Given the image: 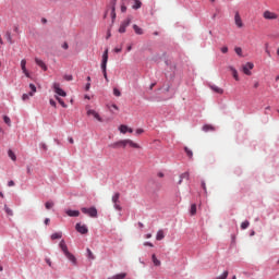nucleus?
<instances>
[{
    "label": "nucleus",
    "mask_w": 279,
    "mask_h": 279,
    "mask_svg": "<svg viewBox=\"0 0 279 279\" xmlns=\"http://www.w3.org/2000/svg\"><path fill=\"white\" fill-rule=\"evenodd\" d=\"M59 247L63 252L65 258H68V260H70L72 265H77V258H75V255L69 252V246L66 245V242L64 240L60 241Z\"/></svg>",
    "instance_id": "nucleus-1"
},
{
    "label": "nucleus",
    "mask_w": 279,
    "mask_h": 279,
    "mask_svg": "<svg viewBox=\"0 0 279 279\" xmlns=\"http://www.w3.org/2000/svg\"><path fill=\"white\" fill-rule=\"evenodd\" d=\"M53 90L56 93L57 96H54V99H57V101H59L60 106H62V108H66V104L64 102V100H62V98L60 97H66V92H64V89H62L60 87V83H53Z\"/></svg>",
    "instance_id": "nucleus-2"
},
{
    "label": "nucleus",
    "mask_w": 279,
    "mask_h": 279,
    "mask_svg": "<svg viewBox=\"0 0 279 279\" xmlns=\"http://www.w3.org/2000/svg\"><path fill=\"white\" fill-rule=\"evenodd\" d=\"M101 71H102V75L106 80V82H110V80L108 78V72H107V66H108V49L105 50L104 54H102V61H101Z\"/></svg>",
    "instance_id": "nucleus-3"
},
{
    "label": "nucleus",
    "mask_w": 279,
    "mask_h": 279,
    "mask_svg": "<svg viewBox=\"0 0 279 279\" xmlns=\"http://www.w3.org/2000/svg\"><path fill=\"white\" fill-rule=\"evenodd\" d=\"M121 194L119 192L114 193L111 202L113 204V207L116 210H123V207H121V201H120Z\"/></svg>",
    "instance_id": "nucleus-4"
},
{
    "label": "nucleus",
    "mask_w": 279,
    "mask_h": 279,
    "mask_svg": "<svg viewBox=\"0 0 279 279\" xmlns=\"http://www.w3.org/2000/svg\"><path fill=\"white\" fill-rule=\"evenodd\" d=\"M81 211L83 213V215H88V217L92 218H97V208L96 207H82Z\"/></svg>",
    "instance_id": "nucleus-5"
},
{
    "label": "nucleus",
    "mask_w": 279,
    "mask_h": 279,
    "mask_svg": "<svg viewBox=\"0 0 279 279\" xmlns=\"http://www.w3.org/2000/svg\"><path fill=\"white\" fill-rule=\"evenodd\" d=\"M130 23H132V17H128L126 20H124L119 27V33L125 34V29L130 27Z\"/></svg>",
    "instance_id": "nucleus-6"
},
{
    "label": "nucleus",
    "mask_w": 279,
    "mask_h": 279,
    "mask_svg": "<svg viewBox=\"0 0 279 279\" xmlns=\"http://www.w3.org/2000/svg\"><path fill=\"white\" fill-rule=\"evenodd\" d=\"M263 17L266 20V21H276V19H278V14L269 11V10H266L264 13H263Z\"/></svg>",
    "instance_id": "nucleus-7"
},
{
    "label": "nucleus",
    "mask_w": 279,
    "mask_h": 279,
    "mask_svg": "<svg viewBox=\"0 0 279 279\" xmlns=\"http://www.w3.org/2000/svg\"><path fill=\"white\" fill-rule=\"evenodd\" d=\"M252 69H254V63L247 62L244 65H242V71L244 75H252Z\"/></svg>",
    "instance_id": "nucleus-8"
},
{
    "label": "nucleus",
    "mask_w": 279,
    "mask_h": 279,
    "mask_svg": "<svg viewBox=\"0 0 279 279\" xmlns=\"http://www.w3.org/2000/svg\"><path fill=\"white\" fill-rule=\"evenodd\" d=\"M109 147H111V149H119V147H122L123 149H125L126 140H121V141H118L116 143H112V144L109 145Z\"/></svg>",
    "instance_id": "nucleus-9"
},
{
    "label": "nucleus",
    "mask_w": 279,
    "mask_h": 279,
    "mask_svg": "<svg viewBox=\"0 0 279 279\" xmlns=\"http://www.w3.org/2000/svg\"><path fill=\"white\" fill-rule=\"evenodd\" d=\"M75 230L80 234H88V227H86V225H82V223L77 222L75 226Z\"/></svg>",
    "instance_id": "nucleus-10"
},
{
    "label": "nucleus",
    "mask_w": 279,
    "mask_h": 279,
    "mask_svg": "<svg viewBox=\"0 0 279 279\" xmlns=\"http://www.w3.org/2000/svg\"><path fill=\"white\" fill-rule=\"evenodd\" d=\"M234 24L239 29H241L244 26L243 20L241 19V14L239 13V11H236L234 14Z\"/></svg>",
    "instance_id": "nucleus-11"
},
{
    "label": "nucleus",
    "mask_w": 279,
    "mask_h": 279,
    "mask_svg": "<svg viewBox=\"0 0 279 279\" xmlns=\"http://www.w3.org/2000/svg\"><path fill=\"white\" fill-rule=\"evenodd\" d=\"M21 69H22V73H24L25 77H32V75L29 74V71H27V60H25V59L21 60Z\"/></svg>",
    "instance_id": "nucleus-12"
},
{
    "label": "nucleus",
    "mask_w": 279,
    "mask_h": 279,
    "mask_svg": "<svg viewBox=\"0 0 279 279\" xmlns=\"http://www.w3.org/2000/svg\"><path fill=\"white\" fill-rule=\"evenodd\" d=\"M87 117H94V119H96V121H99L100 123L104 122V119H101V116H99L97 113V111L93 110V109H88L87 110Z\"/></svg>",
    "instance_id": "nucleus-13"
},
{
    "label": "nucleus",
    "mask_w": 279,
    "mask_h": 279,
    "mask_svg": "<svg viewBox=\"0 0 279 279\" xmlns=\"http://www.w3.org/2000/svg\"><path fill=\"white\" fill-rule=\"evenodd\" d=\"M111 19L112 23H114V20L117 19V0L111 1Z\"/></svg>",
    "instance_id": "nucleus-14"
},
{
    "label": "nucleus",
    "mask_w": 279,
    "mask_h": 279,
    "mask_svg": "<svg viewBox=\"0 0 279 279\" xmlns=\"http://www.w3.org/2000/svg\"><path fill=\"white\" fill-rule=\"evenodd\" d=\"M119 130H120L121 134H128V132H129L130 134H132V132H134L133 129H130V128H129L128 125H125V124H121L120 128H119Z\"/></svg>",
    "instance_id": "nucleus-15"
},
{
    "label": "nucleus",
    "mask_w": 279,
    "mask_h": 279,
    "mask_svg": "<svg viewBox=\"0 0 279 279\" xmlns=\"http://www.w3.org/2000/svg\"><path fill=\"white\" fill-rule=\"evenodd\" d=\"M132 147V149H141V145L132 140H126V146Z\"/></svg>",
    "instance_id": "nucleus-16"
},
{
    "label": "nucleus",
    "mask_w": 279,
    "mask_h": 279,
    "mask_svg": "<svg viewBox=\"0 0 279 279\" xmlns=\"http://www.w3.org/2000/svg\"><path fill=\"white\" fill-rule=\"evenodd\" d=\"M35 62L37 66H40V69H43V71H47V64H45V61L35 58Z\"/></svg>",
    "instance_id": "nucleus-17"
},
{
    "label": "nucleus",
    "mask_w": 279,
    "mask_h": 279,
    "mask_svg": "<svg viewBox=\"0 0 279 279\" xmlns=\"http://www.w3.org/2000/svg\"><path fill=\"white\" fill-rule=\"evenodd\" d=\"M65 214L68 215V217H77L80 215V210L68 209L65 210Z\"/></svg>",
    "instance_id": "nucleus-18"
},
{
    "label": "nucleus",
    "mask_w": 279,
    "mask_h": 279,
    "mask_svg": "<svg viewBox=\"0 0 279 279\" xmlns=\"http://www.w3.org/2000/svg\"><path fill=\"white\" fill-rule=\"evenodd\" d=\"M151 260H153V264L155 265V267H160V265H162L160 259H158V257H156V254L151 255Z\"/></svg>",
    "instance_id": "nucleus-19"
},
{
    "label": "nucleus",
    "mask_w": 279,
    "mask_h": 279,
    "mask_svg": "<svg viewBox=\"0 0 279 279\" xmlns=\"http://www.w3.org/2000/svg\"><path fill=\"white\" fill-rule=\"evenodd\" d=\"M133 5H132V9L133 10H141L142 5H143V2H141V0H133Z\"/></svg>",
    "instance_id": "nucleus-20"
},
{
    "label": "nucleus",
    "mask_w": 279,
    "mask_h": 279,
    "mask_svg": "<svg viewBox=\"0 0 279 279\" xmlns=\"http://www.w3.org/2000/svg\"><path fill=\"white\" fill-rule=\"evenodd\" d=\"M133 29H134L135 34H137V36H143V34H144L143 28H141L138 25L134 24Z\"/></svg>",
    "instance_id": "nucleus-21"
},
{
    "label": "nucleus",
    "mask_w": 279,
    "mask_h": 279,
    "mask_svg": "<svg viewBox=\"0 0 279 279\" xmlns=\"http://www.w3.org/2000/svg\"><path fill=\"white\" fill-rule=\"evenodd\" d=\"M229 69H230V71L232 72L233 78H234L236 82H239V72L236 71V69H234V68H232V66H230Z\"/></svg>",
    "instance_id": "nucleus-22"
},
{
    "label": "nucleus",
    "mask_w": 279,
    "mask_h": 279,
    "mask_svg": "<svg viewBox=\"0 0 279 279\" xmlns=\"http://www.w3.org/2000/svg\"><path fill=\"white\" fill-rule=\"evenodd\" d=\"M125 276H128V274L121 272V274L114 275L112 277H109L108 279H124Z\"/></svg>",
    "instance_id": "nucleus-23"
},
{
    "label": "nucleus",
    "mask_w": 279,
    "mask_h": 279,
    "mask_svg": "<svg viewBox=\"0 0 279 279\" xmlns=\"http://www.w3.org/2000/svg\"><path fill=\"white\" fill-rule=\"evenodd\" d=\"M203 131L204 132H215V126L210 125V124H205L203 126Z\"/></svg>",
    "instance_id": "nucleus-24"
},
{
    "label": "nucleus",
    "mask_w": 279,
    "mask_h": 279,
    "mask_svg": "<svg viewBox=\"0 0 279 279\" xmlns=\"http://www.w3.org/2000/svg\"><path fill=\"white\" fill-rule=\"evenodd\" d=\"M189 178H190L189 172L182 173V174L180 175V180H179L178 184H182V180H189Z\"/></svg>",
    "instance_id": "nucleus-25"
},
{
    "label": "nucleus",
    "mask_w": 279,
    "mask_h": 279,
    "mask_svg": "<svg viewBox=\"0 0 279 279\" xmlns=\"http://www.w3.org/2000/svg\"><path fill=\"white\" fill-rule=\"evenodd\" d=\"M157 241H162L165 239V231L159 230L156 235Z\"/></svg>",
    "instance_id": "nucleus-26"
},
{
    "label": "nucleus",
    "mask_w": 279,
    "mask_h": 279,
    "mask_svg": "<svg viewBox=\"0 0 279 279\" xmlns=\"http://www.w3.org/2000/svg\"><path fill=\"white\" fill-rule=\"evenodd\" d=\"M190 213H191L192 216L197 215V205L196 204L191 205Z\"/></svg>",
    "instance_id": "nucleus-27"
},
{
    "label": "nucleus",
    "mask_w": 279,
    "mask_h": 279,
    "mask_svg": "<svg viewBox=\"0 0 279 279\" xmlns=\"http://www.w3.org/2000/svg\"><path fill=\"white\" fill-rule=\"evenodd\" d=\"M31 92L28 93L29 97H34V94L36 93V85L29 84Z\"/></svg>",
    "instance_id": "nucleus-28"
},
{
    "label": "nucleus",
    "mask_w": 279,
    "mask_h": 279,
    "mask_svg": "<svg viewBox=\"0 0 279 279\" xmlns=\"http://www.w3.org/2000/svg\"><path fill=\"white\" fill-rule=\"evenodd\" d=\"M211 90H214V93H218V95H223V89H221V87L211 86Z\"/></svg>",
    "instance_id": "nucleus-29"
},
{
    "label": "nucleus",
    "mask_w": 279,
    "mask_h": 279,
    "mask_svg": "<svg viewBox=\"0 0 279 279\" xmlns=\"http://www.w3.org/2000/svg\"><path fill=\"white\" fill-rule=\"evenodd\" d=\"M8 156L9 158H11V160H13V162H16V155L14 154V151H12V149L8 151Z\"/></svg>",
    "instance_id": "nucleus-30"
},
{
    "label": "nucleus",
    "mask_w": 279,
    "mask_h": 279,
    "mask_svg": "<svg viewBox=\"0 0 279 279\" xmlns=\"http://www.w3.org/2000/svg\"><path fill=\"white\" fill-rule=\"evenodd\" d=\"M107 108L109 111H111L114 114V110H119V107L117 105H107Z\"/></svg>",
    "instance_id": "nucleus-31"
},
{
    "label": "nucleus",
    "mask_w": 279,
    "mask_h": 279,
    "mask_svg": "<svg viewBox=\"0 0 279 279\" xmlns=\"http://www.w3.org/2000/svg\"><path fill=\"white\" fill-rule=\"evenodd\" d=\"M52 241H56V239H62V234L60 232H56L51 234Z\"/></svg>",
    "instance_id": "nucleus-32"
},
{
    "label": "nucleus",
    "mask_w": 279,
    "mask_h": 279,
    "mask_svg": "<svg viewBox=\"0 0 279 279\" xmlns=\"http://www.w3.org/2000/svg\"><path fill=\"white\" fill-rule=\"evenodd\" d=\"M184 151L187 157L193 158V150H191L189 147H184Z\"/></svg>",
    "instance_id": "nucleus-33"
},
{
    "label": "nucleus",
    "mask_w": 279,
    "mask_h": 279,
    "mask_svg": "<svg viewBox=\"0 0 279 279\" xmlns=\"http://www.w3.org/2000/svg\"><path fill=\"white\" fill-rule=\"evenodd\" d=\"M45 206H46V209H47V210H51V208H53L54 204H53V202L49 201V202H47V203L45 204Z\"/></svg>",
    "instance_id": "nucleus-34"
},
{
    "label": "nucleus",
    "mask_w": 279,
    "mask_h": 279,
    "mask_svg": "<svg viewBox=\"0 0 279 279\" xmlns=\"http://www.w3.org/2000/svg\"><path fill=\"white\" fill-rule=\"evenodd\" d=\"M4 210L7 215H9V217H12V215H14V213L12 211V209H10V207H8V205H4Z\"/></svg>",
    "instance_id": "nucleus-35"
},
{
    "label": "nucleus",
    "mask_w": 279,
    "mask_h": 279,
    "mask_svg": "<svg viewBox=\"0 0 279 279\" xmlns=\"http://www.w3.org/2000/svg\"><path fill=\"white\" fill-rule=\"evenodd\" d=\"M3 121H4V123H5L7 125H9V128L12 125V121L10 120V117L4 116V117H3Z\"/></svg>",
    "instance_id": "nucleus-36"
},
{
    "label": "nucleus",
    "mask_w": 279,
    "mask_h": 279,
    "mask_svg": "<svg viewBox=\"0 0 279 279\" xmlns=\"http://www.w3.org/2000/svg\"><path fill=\"white\" fill-rule=\"evenodd\" d=\"M5 38H7V40L10 43V45H12V33H10V32H7L5 33Z\"/></svg>",
    "instance_id": "nucleus-37"
},
{
    "label": "nucleus",
    "mask_w": 279,
    "mask_h": 279,
    "mask_svg": "<svg viewBox=\"0 0 279 279\" xmlns=\"http://www.w3.org/2000/svg\"><path fill=\"white\" fill-rule=\"evenodd\" d=\"M247 228H250V221H244L241 223V229L242 230H247Z\"/></svg>",
    "instance_id": "nucleus-38"
},
{
    "label": "nucleus",
    "mask_w": 279,
    "mask_h": 279,
    "mask_svg": "<svg viewBox=\"0 0 279 279\" xmlns=\"http://www.w3.org/2000/svg\"><path fill=\"white\" fill-rule=\"evenodd\" d=\"M87 256L90 258V260H95V255L93 254V251L90 248H87Z\"/></svg>",
    "instance_id": "nucleus-39"
},
{
    "label": "nucleus",
    "mask_w": 279,
    "mask_h": 279,
    "mask_svg": "<svg viewBox=\"0 0 279 279\" xmlns=\"http://www.w3.org/2000/svg\"><path fill=\"white\" fill-rule=\"evenodd\" d=\"M234 51H235V53L238 54V56H243V49H241V47H235L234 48Z\"/></svg>",
    "instance_id": "nucleus-40"
},
{
    "label": "nucleus",
    "mask_w": 279,
    "mask_h": 279,
    "mask_svg": "<svg viewBox=\"0 0 279 279\" xmlns=\"http://www.w3.org/2000/svg\"><path fill=\"white\" fill-rule=\"evenodd\" d=\"M113 95H114L116 97H121V90H119V88L114 87V88H113Z\"/></svg>",
    "instance_id": "nucleus-41"
},
{
    "label": "nucleus",
    "mask_w": 279,
    "mask_h": 279,
    "mask_svg": "<svg viewBox=\"0 0 279 279\" xmlns=\"http://www.w3.org/2000/svg\"><path fill=\"white\" fill-rule=\"evenodd\" d=\"M63 77L66 82H73V75H64Z\"/></svg>",
    "instance_id": "nucleus-42"
},
{
    "label": "nucleus",
    "mask_w": 279,
    "mask_h": 279,
    "mask_svg": "<svg viewBox=\"0 0 279 279\" xmlns=\"http://www.w3.org/2000/svg\"><path fill=\"white\" fill-rule=\"evenodd\" d=\"M29 99V94H23L22 95V100L27 101Z\"/></svg>",
    "instance_id": "nucleus-43"
},
{
    "label": "nucleus",
    "mask_w": 279,
    "mask_h": 279,
    "mask_svg": "<svg viewBox=\"0 0 279 279\" xmlns=\"http://www.w3.org/2000/svg\"><path fill=\"white\" fill-rule=\"evenodd\" d=\"M202 189L205 193H208V190L206 189V182L202 181Z\"/></svg>",
    "instance_id": "nucleus-44"
},
{
    "label": "nucleus",
    "mask_w": 279,
    "mask_h": 279,
    "mask_svg": "<svg viewBox=\"0 0 279 279\" xmlns=\"http://www.w3.org/2000/svg\"><path fill=\"white\" fill-rule=\"evenodd\" d=\"M145 247H154V244L151 242H144Z\"/></svg>",
    "instance_id": "nucleus-45"
},
{
    "label": "nucleus",
    "mask_w": 279,
    "mask_h": 279,
    "mask_svg": "<svg viewBox=\"0 0 279 279\" xmlns=\"http://www.w3.org/2000/svg\"><path fill=\"white\" fill-rule=\"evenodd\" d=\"M114 53H121V51H123V47L120 48H114Z\"/></svg>",
    "instance_id": "nucleus-46"
},
{
    "label": "nucleus",
    "mask_w": 279,
    "mask_h": 279,
    "mask_svg": "<svg viewBox=\"0 0 279 279\" xmlns=\"http://www.w3.org/2000/svg\"><path fill=\"white\" fill-rule=\"evenodd\" d=\"M49 104H50V106H52L53 108H56V106H57L56 100H53V99H50V100H49Z\"/></svg>",
    "instance_id": "nucleus-47"
},
{
    "label": "nucleus",
    "mask_w": 279,
    "mask_h": 279,
    "mask_svg": "<svg viewBox=\"0 0 279 279\" xmlns=\"http://www.w3.org/2000/svg\"><path fill=\"white\" fill-rule=\"evenodd\" d=\"M121 12H128V7H125V4L121 5Z\"/></svg>",
    "instance_id": "nucleus-48"
},
{
    "label": "nucleus",
    "mask_w": 279,
    "mask_h": 279,
    "mask_svg": "<svg viewBox=\"0 0 279 279\" xmlns=\"http://www.w3.org/2000/svg\"><path fill=\"white\" fill-rule=\"evenodd\" d=\"M143 132H145L143 129H137L136 131H135V134H143Z\"/></svg>",
    "instance_id": "nucleus-49"
},
{
    "label": "nucleus",
    "mask_w": 279,
    "mask_h": 279,
    "mask_svg": "<svg viewBox=\"0 0 279 279\" xmlns=\"http://www.w3.org/2000/svg\"><path fill=\"white\" fill-rule=\"evenodd\" d=\"M221 51H222V53H228V47H226V46L222 47V48H221Z\"/></svg>",
    "instance_id": "nucleus-50"
},
{
    "label": "nucleus",
    "mask_w": 279,
    "mask_h": 279,
    "mask_svg": "<svg viewBox=\"0 0 279 279\" xmlns=\"http://www.w3.org/2000/svg\"><path fill=\"white\" fill-rule=\"evenodd\" d=\"M50 221H51V220H50L49 218H46L45 221H44V223H45L46 226H49Z\"/></svg>",
    "instance_id": "nucleus-51"
},
{
    "label": "nucleus",
    "mask_w": 279,
    "mask_h": 279,
    "mask_svg": "<svg viewBox=\"0 0 279 279\" xmlns=\"http://www.w3.org/2000/svg\"><path fill=\"white\" fill-rule=\"evenodd\" d=\"M85 90H90V83H87V84H86Z\"/></svg>",
    "instance_id": "nucleus-52"
},
{
    "label": "nucleus",
    "mask_w": 279,
    "mask_h": 279,
    "mask_svg": "<svg viewBox=\"0 0 279 279\" xmlns=\"http://www.w3.org/2000/svg\"><path fill=\"white\" fill-rule=\"evenodd\" d=\"M62 48H63V49H69V44H68V43H64V44L62 45Z\"/></svg>",
    "instance_id": "nucleus-53"
},
{
    "label": "nucleus",
    "mask_w": 279,
    "mask_h": 279,
    "mask_svg": "<svg viewBox=\"0 0 279 279\" xmlns=\"http://www.w3.org/2000/svg\"><path fill=\"white\" fill-rule=\"evenodd\" d=\"M46 263H47V265H49V267H51V259L46 258Z\"/></svg>",
    "instance_id": "nucleus-54"
},
{
    "label": "nucleus",
    "mask_w": 279,
    "mask_h": 279,
    "mask_svg": "<svg viewBox=\"0 0 279 279\" xmlns=\"http://www.w3.org/2000/svg\"><path fill=\"white\" fill-rule=\"evenodd\" d=\"M259 86H260V83H258V82L254 83V88H258Z\"/></svg>",
    "instance_id": "nucleus-55"
},
{
    "label": "nucleus",
    "mask_w": 279,
    "mask_h": 279,
    "mask_svg": "<svg viewBox=\"0 0 279 279\" xmlns=\"http://www.w3.org/2000/svg\"><path fill=\"white\" fill-rule=\"evenodd\" d=\"M8 186H14V181H9Z\"/></svg>",
    "instance_id": "nucleus-56"
},
{
    "label": "nucleus",
    "mask_w": 279,
    "mask_h": 279,
    "mask_svg": "<svg viewBox=\"0 0 279 279\" xmlns=\"http://www.w3.org/2000/svg\"><path fill=\"white\" fill-rule=\"evenodd\" d=\"M27 173L28 175L32 174V167H27Z\"/></svg>",
    "instance_id": "nucleus-57"
},
{
    "label": "nucleus",
    "mask_w": 279,
    "mask_h": 279,
    "mask_svg": "<svg viewBox=\"0 0 279 279\" xmlns=\"http://www.w3.org/2000/svg\"><path fill=\"white\" fill-rule=\"evenodd\" d=\"M145 239H151V233H147V234L145 235Z\"/></svg>",
    "instance_id": "nucleus-58"
},
{
    "label": "nucleus",
    "mask_w": 279,
    "mask_h": 279,
    "mask_svg": "<svg viewBox=\"0 0 279 279\" xmlns=\"http://www.w3.org/2000/svg\"><path fill=\"white\" fill-rule=\"evenodd\" d=\"M69 143H71V145H73L74 141L72 137L69 138Z\"/></svg>",
    "instance_id": "nucleus-59"
},
{
    "label": "nucleus",
    "mask_w": 279,
    "mask_h": 279,
    "mask_svg": "<svg viewBox=\"0 0 279 279\" xmlns=\"http://www.w3.org/2000/svg\"><path fill=\"white\" fill-rule=\"evenodd\" d=\"M126 51H132V46H129V47L126 48Z\"/></svg>",
    "instance_id": "nucleus-60"
},
{
    "label": "nucleus",
    "mask_w": 279,
    "mask_h": 279,
    "mask_svg": "<svg viewBox=\"0 0 279 279\" xmlns=\"http://www.w3.org/2000/svg\"><path fill=\"white\" fill-rule=\"evenodd\" d=\"M154 86H156V83H153V84L150 85V90L154 88Z\"/></svg>",
    "instance_id": "nucleus-61"
},
{
    "label": "nucleus",
    "mask_w": 279,
    "mask_h": 279,
    "mask_svg": "<svg viewBox=\"0 0 279 279\" xmlns=\"http://www.w3.org/2000/svg\"><path fill=\"white\" fill-rule=\"evenodd\" d=\"M0 197H1V199H3V197H5V196L2 194V192H0Z\"/></svg>",
    "instance_id": "nucleus-62"
},
{
    "label": "nucleus",
    "mask_w": 279,
    "mask_h": 279,
    "mask_svg": "<svg viewBox=\"0 0 279 279\" xmlns=\"http://www.w3.org/2000/svg\"><path fill=\"white\" fill-rule=\"evenodd\" d=\"M265 110H271V107H270V106H268V107H266V108H265Z\"/></svg>",
    "instance_id": "nucleus-63"
},
{
    "label": "nucleus",
    "mask_w": 279,
    "mask_h": 279,
    "mask_svg": "<svg viewBox=\"0 0 279 279\" xmlns=\"http://www.w3.org/2000/svg\"><path fill=\"white\" fill-rule=\"evenodd\" d=\"M276 82H279V75H278V76H276Z\"/></svg>",
    "instance_id": "nucleus-64"
}]
</instances>
